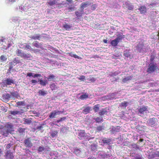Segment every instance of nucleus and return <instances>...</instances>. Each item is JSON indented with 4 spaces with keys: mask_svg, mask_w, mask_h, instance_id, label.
I'll use <instances>...</instances> for the list:
<instances>
[{
    "mask_svg": "<svg viewBox=\"0 0 159 159\" xmlns=\"http://www.w3.org/2000/svg\"><path fill=\"white\" fill-rule=\"evenodd\" d=\"M148 108L147 106H143L141 107L138 109V114L141 116L146 115L148 112Z\"/></svg>",
    "mask_w": 159,
    "mask_h": 159,
    "instance_id": "f257e3e1",
    "label": "nucleus"
},
{
    "mask_svg": "<svg viewBox=\"0 0 159 159\" xmlns=\"http://www.w3.org/2000/svg\"><path fill=\"white\" fill-rule=\"evenodd\" d=\"M78 138L80 139H89V135L86 134L84 130H80L78 132Z\"/></svg>",
    "mask_w": 159,
    "mask_h": 159,
    "instance_id": "f03ea898",
    "label": "nucleus"
},
{
    "mask_svg": "<svg viewBox=\"0 0 159 159\" xmlns=\"http://www.w3.org/2000/svg\"><path fill=\"white\" fill-rule=\"evenodd\" d=\"M157 68V66L155 64L153 63H151L148 66L147 72L149 73H152L155 71Z\"/></svg>",
    "mask_w": 159,
    "mask_h": 159,
    "instance_id": "7ed1b4c3",
    "label": "nucleus"
},
{
    "mask_svg": "<svg viewBox=\"0 0 159 159\" xmlns=\"http://www.w3.org/2000/svg\"><path fill=\"white\" fill-rule=\"evenodd\" d=\"M144 46L143 44L142 43H139L137 45V49L138 51L140 53H144L147 52L148 51V49H144L143 48Z\"/></svg>",
    "mask_w": 159,
    "mask_h": 159,
    "instance_id": "20e7f679",
    "label": "nucleus"
},
{
    "mask_svg": "<svg viewBox=\"0 0 159 159\" xmlns=\"http://www.w3.org/2000/svg\"><path fill=\"white\" fill-rule=\"evenodd\" d=\"M157 121V119L156 118H150L147 121V124L148 126H153Z\"/></svg>",
    "mask_w": 159,
    "mask_h": 159,
    "instance_id": "39448f33",
    "label": "nucleus"
},
{
    "mask_svg": "<svg viewBox=\"0 0 159 159\" xmlns=\"http://www.w3.org/2000/svg\"><path fill=\"white\" fill-rule=\"evenodd\" d=\"M5 157L6 159H13V153L10 150L7 151L6 153Z\"/></svg>",
    "mask_w": 159,
    "mask_h": 159,
    "instance_id": "423d86ee",
    "label": "nucleus"
},
{
    "mask_svg": "<svg viewBox=\"0 0 159 159\" xmlns=\"http://www.w3.org/2000/svg\"><path fill=\"white\" fill-rule=\"evenodd\" d=\"M70 149L71 151L77 156H79L80 155L81 152L80 148L75 147Z\"/></svg>",
    "mask_w": 159,
    "mask_h": 159,
    "instance_id": "0eeeda50",
    "label": "nucleus"
},
{
    "mask_svg": "<svg viewBox=\"0 0 159 159\" xmlns=\"http://www.w3.org/2000/svg\"><path fill=\"white\" fill-rule=\"evenodd\" d=\"M14 83V80L10 78H8L5 80L3 83L5 85H10L11 84H13Z\"/></svg>",
    "mask_w": 159,
    "mask_h": 159,
    "instance_id": "6e6552de",
    "label": "nucleus"
},
{
    "mask_svg": "<svg viewBox=\"0 0 159 159\" xmlns=\"http://www.w3.org/2000/svg\"><path fill=\"white\" fill-rule=\"evenodd\" d=\"M61 111H52L49 116L50 118L52 119L56 117L57 115H59Z\"/></svg>",
    "mask_w": 159,
    "mask_h": 159,
    "instance_id": "1a4fd4ad",
    "label": "nucleus"
},
{
    "mask_svg": "<svg viewBox=\"0 0 159 159\" xmlns=\"http://www.w3.org/2000/svg\"><path fill=\"white\" fill-rule=\"evenodd\" d=\"M120 127L118 126L116 127L113 126L111 130L112 133L114 134L119 132L120 130Z\"/></svg>",
    "mask_w": 159,
    "mask_h": 159,
    "instance_id": "9d476101",
    "label": "nucleus"
},
{
    "mask_svg": "<svg viewBox=\"0 0 159 159\" xmlns=\"http://www.w3.org/2000/svg\"><path fill=\"white\" fill-rule=\"evenodd\" d=\"M24 143L25 146L27 147L31 148L32 146V144L29 138H27L25 139Z\"/></svg>",
    "mask_w": 159,
    "mask_h": 159,
    "instance_id": "9b49d317",
    "label": "nucleus"
},
{
    "mask_svg": "<svg viewBox=\"0 0 159 159\" xmlns=\"http://www.w3.org/2000/svg\"><path fill=\"white\" fill-rule=\"evenodd\" d=\"M116 36L117 37L116 39L119 42H121L122 39L125 37V35H123V34L121 33L118 34Z\"/></svg>",
    "mask_w": 159,
    "mask_h": 159,
    "instance_id": "f8f14e48",
    "label": "nucleus"
},
{
    "mask_svg": "<svg viewBox=\"0 0 159 159\" xmlns=\"http://www.w3.org/2000/svg\"><path fill=\"white\" fill-rule=\"evenodd\" d=\"M13 126L12 125L9 124L6 125L4 127L10 133H11L12 131H13Z\"/></svg>",
    "mask_w": 159,
    "mask_h": 159,
    "instance_id": "ddd939ff",
    "label": "nucleus"
},
{
    "mask_svg": "<svg viewBox=\"0 0 159 159\" xmlns=\"http://www.w3.org/2000/svg\"><path fill=\"white\" fill-rule=\"evenodd\" d=\"M108 109L107 108L102 109L99 112V114L100 116H103L104 114L107 115L108 112Z\"/></svg>",
    "mask_w": 159,
    "mask_h": 159,
    "instance_id": "4468645a",
    "label": "nucleus"
},
{
    "mask_svg": "<svg viewBox=\"0 0 159 159\" xmlns=\"http://www.w3.org/2000/svg\"><path fill=\"white\" fill-rule=\"evenodd\" d=\"M111 141V140L110 139L104 138L102 140V142L103 143L104 145H109Z\"/></svg>",
    "mask_w": 159,
    "mask_h": 159,
    "instance_id": "2eb2a0df",
    "label": "nucleus"
},
{
    "mask_svg": "<svg viewBox=\"0 0 159 159\" xmlns=\"http://www.w3.org/2000/svg\"><path fill=\"white\" fill-rule=\"evenodd\" d=\"M9 133H10L5 128L2 130L1 134L5 137H7Z\"/></svg>",
    "mask_w": 159,
    "mask_h": 159,
    "instance_id": "dca6fc26",
    "label": "nucleus"
},
{
    "mask_svg": "<svg viewBox=\"0 0 159 159\" xmlns=\"http://www.w3.org/2000/svg\"><path fill=\"white\" fill-rule=\"evenodd\" d=\"M20 56L24 58L25 59H30L31 58V55L29 54H26L25 53H20Z\"/></svg>",
    "mask_w": 159,
    "mask_h": 159,
    "instance_id": "f3484780",
    "label": "nucleus"
},
{
    "mask_svg": "<svg viewBox=\"0 0 159 159\" xmlns=\"http://www.w3.org/2000/svg\"><path fill=\"white\" fill-rule=\"evenodd\" d=\"M133 77V76H130L125 77L122 80V82L123 83H127L131 80Z\"/></svg>",
    "mask_w": 159,
    "mask_h": 159,
    "instance_id": "a211bd4d",
    "label": "nucleus"
},
{
    "mask_svg": "<svg viewBox=\"0 0 159 159\" xmlns=\"http://www.w3.org/2000/svg\"><path fill=\"white\" fill-rule=\"evenodd\" d=\"M83 110V113L84 114H87L90 112L91 110V107L89 106L84 107Z\"/></svg>",
    "mask_w": 159,
    "mask_h": 159,
    "instance_id": "6ab92c4d",
    "label": "nucleus"
},
{
    "mask_svg": "<svg viewBox=\"0 0 159 159\" xmlns=\"http://www.w3.org/2000/svg\"><path fill=\"white\" fill-rule=\"evenodd\" d=\"M125 5L126 6V7L129 10H133L134 8V6L129 2H125Z\"/></svg>",
    "mask_w": 159,
    "mask_h": 159,
    "instance_id": "aec40b11",
    "label": "nucleus"
},
{
    "mask_svg": "<svg viewBox=\"0 0 159 159\" xmlns=\"http://www.w3.org/2000/svg\"><path fill=\"white\" fill-rule=\"evenodd\" d=\"M90 3L88 2H83L81 5V9H84V8L88 7Z\"/></svg>",
    "mask_w": 159,
    "mask_h": 159,
    "instance_id": "412c9836",
    "label": "nucleus"
},
{
    "mask_svg": "<svg viewBox=\"0 0 159 159\" xmlns=\"http://www.w3.org/2000/svg\"><path fill=\"white\" fill-rule=\"evenodd\" d=\"M119 42L116 39L111 40L110 44L113 47H115L117 45Z\"/></svg>",
    "mask_w": 159,
    "mask_h": 159,
    "instance_id": "4be33fe9",
    "label": "nucleus"
},
{
    "mask_svg": "<svg viewBox=\"0 0 159 159\" xmlns=\"http://www.w3.org/2000/svg\"><path fill=\"white\" fill-rule=\"evenodd\" d=\"M40 84L43 86H45L46 84H48V82L47 80H43L42 79L39 80Z\"/></svg>",
    "mask_w": 159,
    "mask_h": 159,
    "instance_id": "5701e85b",
    "label": "nucleus"
},
{
    "mask_svg": "<svg viewBox=\"0 0 159 159\" xmlns=\"http://www.w3.org/2000/svg\"><path fill=\"white\" fill-rule=\"evenodd\" d=\"M129 146L130 148H133L135 149L136 150L140 149V148L135 143L130 144Z\"/></svg>",
    "mask_w": 159,
    "mask_h": 159,
    "instance_id": "b1692460",
    "label": "nucleus"
},
{
    "mask_svg": "<svg viewBox=\"0 0 159 159\" xmlns=\"http://www.w3.org/2000/svg\"><path fill=\"white\" fill-rule=\"evenodd\" d=\"M93 119L95 120L96 123H100L103 121V119L102 117H94Z\"/></svg>",
    "mask_w": 159,
    "mask_h": 159,
    "instance_id": "393cba45",
    "label": "nucleus"
},
{
    "mask_svg": "<svg viewBox=\"0 0 159 159\" xmlns=\"http://www.w3.org/2000/svg\"><path fill=\"white\" fill-rule=\"evenodd\" d=\"M146 7L145 6H142L139 8V10L140 11L141 13H142L146 12Z\"/></svg>",
    "mask_w": 159,
    "mask_h": 159,
    "instance_id": "a878e982",
    "label": "nucleus"
},
{
    "mask_svg": "<svg viewBox=\"0 0 159 159\" xmlns=\"http://www.w3.org/2000/svg\"><path fill=\"white\" fill-rule=\"evenodd\" d=\"M118 94V93H113L110 95V99H115L117 98V95Z\"/></svg>",
    "mask_w": 159,
    "mask_h": 159,
    "instance_id": "bb28decb",
    "label": "nucleus"
},
{
    "mask_svg": "<svg viewBox=\"0 0 159 159\" xmlns=\"http://www.w3.org/2000/svg\"><path fill=\"white\" fill-rule=\"evenodd\" d=\"M3 98L5 100H8L11 98V95L9 93H6L2 96Z\"/></svg>",
    "mask_w": 159,
    "mask_h": 159,
    "instance_id": "cd10ccee",
    "label": "nucleus"
},
{
    "mask_svg": "<svg viewBox=\"0 0 159 159\" xmlns=\"http://www.w3.org/2000/svg\"><path fill=\"white\" fill-rule=\"evenodd\" d=\"M89 98V95L88 94L86 93H85L81 94L80 97V98L81 100H84Z\"/></svg>",
    "mask_w": 159,
    "mask_h": 159,
    "instance_id": "c85d7f7f",
    "label": "nucleus"
},
{
    "mask_svg": "<svg viewBox=\"0 0 159 159\" xmlns=\"http://www.w3.org/2000/svg\"><path fill=\"white\" fill-rule=\"evenodd\" d=\"M100 106V105L98 104L95 105L93 106V109L95 112H97L98 111Z\"/></svg>",
    "mask_w": 159,
    "mask_h": 159,
    "instance_id": "c756f323",
    "label": "nucleus"
},
{
    "mask_svg": "<svg viewBox=\"0 0 159 159\" xmlns=\"http://www.w3.org/2000/svg\"><path fill=\"white\" fill-rule=\"evenodd\" d=\"M104 126L103 125V124L102 125H100L98 126L96 128V131L98 132H99L101 131H102V129H104Z\"/></svg>",
    "mask_w": 159,
    "mask_h": 159,
    "instance_id": "7c9ffc66",
    "label": "nucleus"
},
{
    "mask_svg": "<svg viewBox=\"0 0 159 159\" xmlns=\"http://www.w3.org/2000/svg\"><path fill=\"white\" fill-rule=\"evenodd\" d=\"M39 95L44 96L47 94V92L42 90H40L38 92Z\"/></svg>",
    "mask_w": 159,
    "mask_h": 159,
    "instance_id": "2f4dec72",
    "label": "nucleus"
},
{
    "mask_svg": "<svg viewBox=\"0 0 159 159\" xmlns=\"http://www.w3.org/2000/svg\"><path fill=\"white\" fill-rule=\"evenodd\" d=\"M40 35L39 34H37L35 35L32 36L30 37L32 39L36 40L39 39V38L41 37Z\"/></svg>",
    "mask_w": 159,
    "mask_h": 159,
    "instance_id": "473e14b6",
    "label": "nucleus"
},
{
    "mask_svg": "<svg viewBox=\"0 0 159 159\" xmlns=\"http://www.w3.org/2000/svg\"><path fill=\"white\" fill-rule=\"evenodd\" d=\"M123 55L125 57H130V52L128 50H126L124 51Z\"/></svg>",
    "mask_w": 159,
    "mask_h": 159,
    "instance_id": "72a5a7b5",
    "label": "nucleus"
},
{
    "mask_svg": "<svg viewBox=\"0 0 159 159\" xmlns=\"http://www.w3.org/2000/svg\"><path fill=\"white\" fill-rule=\"evenodd\" d=\"M50 88L52 90H55L57 89V87L55 83H52L50 85Z\"/></svg>",
    "mask_w": 159,
    "mask_h": 159,
    "instance_id": "f704fd0d",
    "label": "nucleus"
},
{
    "mask_svg": "<svg viewBox=\"0 0 159 159\" xmlns=\"http://www.w3.org/2000/svg\"><path fill=\"white\" fill-rule=\"evenodd\" d=\"M55 76L53 74L49 75L47 78V79L48 81H51L55 79Z\"/></svg>",
    "mask_w": 159,
    "mask_h": 159,
    "instance_id": "c9c22d12",
    "label": "nucleus"
},
{
    "mask_svg": "<svg viewBox=\"0 0 159 159\" xmlns=\"http://www.w3.org/2000/svg\"><path fill=\"white\" fill-rule=\"evenodd\" d=\"M128 104V103L125 101H124L121 103L120 106L123 108H125L127 106Z\"/></svg>",
    "mask_w": 159,
    "mask_h": 159,
    "instance_id": "e433bc0d",
    "label": "nucleus"
},
{
    "mask_svg": "<svg viewBox=\"0 0 159 159\" xmlns=\"http://www.w3.org/2000/svg\"><path fill=\"white\" fill-rule=\"evenodd\" d=\"M119 74V72L117 71H115V72L113 73H110L109 75L111 77H114V76H116L117 75H118Z\"/></svg>",
    "mask_w": 159,
    "mask_h": 159,
    "instance_id": "4c0bfd02",
    "label": "nucleus"
},
{
    "mask_svg": "<svg viewBox=\"0 0 159 159\" xmlns=\"http://www.w3.org/2000/svg\"><path fill=\"white\" fill-rule=\"evenodd\" d=\"M33 44L34 45V46L38 48L40 47L41 46L40 44L37 41L34 42L33 43Z\"/></svg>",
    "mask_w": 159,
    "mask_h": 159,
    "instance_id": "58836bf2",
    "label": "nucleus"
},
{
    "mask_svg": "<svg viewBox=\"0 0 159 159\" xmlns=\"http://www.w3.org/2000/svg\"><path fill=\"white\" fill-rule=\"evenodd\" d=\"M70 56L73 57L75 58H77L79 59H82L81 57L77 55L76 54H74L72 52H70Z\"/></svg>",
    "mask_w": 159,
    "mask_h": 159,
    "instance_id": "ea45409f",
    "label": "nucleus"
},
{
    "mask_svg": "<svg viewBox=\"0 0 159 159\" xmlns=\"http://www.w3.org/2000/svg\"><path fill=\"white\" fill-rule=\"evenodd\" d=\"M10 113L13 115H15L18 114L20 113V111H10Z\"/></svg>",
    "mask_w": 159,
    "mask_h": 159,
    "instance_id": "a19ab883",
    "label": "nucleus"
},
{
    "mask_svg": "<svg viewBox=\"0 0 159 159\" xmlns=\"http://www.w3.org/2000/svg\"><path fill=\"white\" fill-rule=\"evenodd\" d=\"M78 79L82 81H84L85 80V77L84 75H81L79 78Z\"/></svg>",
    "mask_w": 159,
    "mask_h": 159,
    "instance_id": "79ce46f5",
    "label": "nucleus"
},
{
    "mask_svg": "<svg viewBox=\"0 0 159 159\" xmlns=\"http://www.w3.org/2000/svg\"><path fill=\"white\" fill-rule=\"evenodd\" d=\"M11 96H12L13 98H17V94L16 92H12L11 93Z\"/></svg>",
    "mask_w": 159,
    "mask_h": 159,
    "instance_id": "37998d69",
    "label": "nucleus"
},
{
    "mask_svg": "<svg viewBox=\"0 0 159 159\" xmlns=\"http://www.w3.org/2000/svg\"><path fill=\"white\" fill-rule=\"evenodd\" d=\"M57 133L58 132L57 131H52L51 132V136L52 138H54L55 136H56Z\"/></svg>",
    "mask_w": 159,
    "mask_h": 159,
    "instance_id": "c03bdc74",
    "label": "nucleus"
},
{
    "mask_svg": "<svg viewBox=\"0 0 159 159\" xmlns=\"http://www.w3.org/2000/svg\"><path fill=\"white\" fill-rule=\"evenodd\" d=\"M56 0H51L48 2V3L51 6H52L55 4Z\"/></svg>",
    "mask_w": 159,
    "mask_h": 159,
    "instance_id": "a18cd8bd",
    "label": "nucleus"
},
{
    "mask_svg": "<svg viewBox=\"0 0 159 159\" xmlns=\"http://www.w3.org/2000/svg\"><path fill=\"white\" fill-rule=\"evenodd\" d=\"M96 79L93 77H89L88 78V80L93 82L96 81Z\"/></svg>",
    "mask_w": 159,
    "mask_h": 159,
    "instance_id": "49530a36",
    "label": "nucleus"
},
{
    "mask_svg": "<svg viewBox=\"0 0 159 159\" xmlns=\"http://www.w3.org/2000/svg\"><path fill=\"white\" fill-rule=\"evenodd\" d=\"M157 4H159V1L157 2H151L150 5L152 6H154Z\"/></svg>",
    "mask_w": 159,
    "mask_h": 159,
    "instance_id": "de8ad7c7",
    "label": "nucleus"
},
{
    "mask_svg": "<svg viewBox=\"0 0 159 159\" xmlns=\"http://www.w3.org/2000/svg\"><path fill=\"white\" fill-rule=\"evenodd\" d=\"M134 159H142V156L141 154H138L135 155Z\"/></svg>",
    "mask_w": 159,
    "mask_h": 159,
    "instance_id": "09e8293b",
    "label": "nucleus"
},
{
    "mask_svg": "<svg viewBox=\"0 0 159 159\" xmlns=\"http://www.w3.org/2000/svg\"><path fill=\"white\" fill-rule=\"evenodd\" d=\"M0 59L2 61H4L6 60L7 58L4 55H2L0 57Z\"/></svg>",
    "mask_w": 159,
    "mask_h": 159,
    "instance_id": "8fccbe9b",
    "label": "nucleus"
},
{
    "mask_svg": "<svg viewBox=\"0 0 159 159\" xmlns=\"http://www.w3.org/2000/svg\"><path fill=\"white\" fill-rule=\"evenodd\" d=\"M98 5L96 4L93 5L91 7V9L93 10H94L97 7Z\"/></svg>",
    "mask_w": 159,
    "mask_h": 159,
    "instance_id": "3c124183",
    "label": "nucleus"
},
{
    "mask_svg": "<svg viewBox=\"0 0 159 159\" xmlns=\"http://www.w3.org/2000/svg\"><path fill=\"white\" fill-rule=\"evenodd\" d=\"M75 13L76 16L78 17H79L81 16V14L80 13L79 11H76L75 12Z\"/></svg>",
    "mask_w": 159,
    "mask_h": 159,
    "instance_id": "603ef678",
    "label": "nucleus"
},
{
    "mask_svg": "<svg viewBox=\"0 0 159 159\" xmlns=\"http://www.w3.org/2000/svg\"><path fill=\"white\" fill-rule=\"evenodd\" d=\"M16 103L18 106L23 105H24V102L23 101H19L17 102Z\"/></svg>",
    "mask_w": 159,
    "mask_h": 159,
    "instance_id": "864d4df0",
    "label": "nucleus"
},
{
    "mask_svg": "<svg viewBox=\"0 0 159 159\" xmlns=\"http://www.w3.org/2000/svg\"><path fill=\"white\" fill-rule=\"evenodd\" d=\"M119 78H118V79L115 78V77H113L111 79H110V80H111V82H114L115 81H117L118 80Z\"/></svg>",
    "mask_w": 159,
    "mask_h": 159,
    "instance_id": "5fc2aeb1",
    "label": "nucleus"
},
{
    "mask_svg": "<svg viewBox=\"0 0 159 159\" xmlns=\"http://www.w3.org/2000/svg\"><path fill=\"white\" fill-rule=\"evenodd\" d=\"M44 150V148L41 146L39 147L38 149L39 152H42Z\"/></svg>",
    "mask_w": 159,
    "mask_h": 159,
    "instance_id": "6e6d98bb",
    "label": "nucleus"
},
{
    "mask_svg": "<svg viewBox=\"0 0 159 159\" xmlns=\"http://www.w3.org/2000/svg\"><path fill=\"white\" fill-rule=\"evenodd\" d=\"M25 129L22 128H20L18 129V131L20 133H23L25 131Z\"/></svg>",
    "mask_w": 159,
    "mask_h": 159,
    "instance_id": "4d7b16f0",
    "label": "nucleus"
},
{
    "mask_svg": "<svg viewBox=\"0 0 159 159\" xmlns=\"http://www.w3.org/2000/svg\"><path fill=\"white\" fill-rule=\"evenodd\" d=\"M25 122L27 124H30L31 123V120L29 119H25Z\"/></svg>",
    "mask_w": 159,
    "mask_h": 159,
    "instance_id": "13d9d810",
    "label": "nucleus"
},
{
    "mask_svg": "<svg viewBox=\"0 0 159 159\" xmlns=\"http://www.w3.org/2000/svg\"><path fill=\"white\" fill-rule=\"evenodd\" d=\"M32 84H33V85H35L37 82V80H32L31 81Z\"/></svg>",
    "mask_w": 159,
    "mask_h": 159,
    "instance_id": "bf43d9fd",
    "label": "nucleus"
},
{
    "mask_svg": "<svg viewBox=\"0 0 159 159\" xmlns=\"http://www.w3.org/2000/svg\"><path fill=\"white\" fill-rule=\"evenodd\" d=\"M41 76V75L40 74H36L33 75V76L34 78H35L38 77H40Z\"/></svg>",
    "mask_w": 159,
    "mask_h": 159,
    "instance_id": "052dcab7",
    "label": "nucleus"
},
{
    "mask_svg": "<svg viewBox=\"0 0 159 159\" xmlns=\"http://www.w3.org/2000/svg\"><path fill=\"white\" fill-rule=\"evenodd\" d=\"M11 146L12 144L11 143H9L6 146V148L9 149L11 147Z\"/></svg>",
    "mask_w": 159,
    "mask_h": 159,
    "instance_id": "680f3d73",
    "label": "nucleus"
},
{
    "mask_svg": "<svg viewBox=\"0 0 159 159\" xmlns=\"http://www.w3.org/2000/svg\"><path fill=\"white\" fill-rule=\"evenodd\" d=\"M155 155L156 157H159V151H156L155 153Z\"/></svg>",
    "mask_w": 159,
    "mask_h": 159,
    "instance_id": "e2e57ef3",
    "label": "nucleus"
},
{
    "mask_svg": "<svg viewBox=\"0 0 159 159\" xmlns=\"http://www.w3.org/2000/svg\"><path fill=\"white\" fill-rule=\"evenodd\" d=\"M33 74V73L32 72H30V73H28L27 74V76H28L29 77L33 76L32 75Z\"/></svg>",
    "mask_w": 159,
    "mask_h": 159,
    "instance_id": "0e129e2a",
    "label": "nucleus"
},
{
    "mask_svg": "<svg viewBox=\"0 0 159 159\" xmlns=\"http://www.w3.org/2000/svg\"><path fill=\"white\" fill-rule=\"evenodd\" d=\"M25 48L27 49H30L31 48L30 46L29 45H26L25 47Z\"/></svg>",
    "mask_w": 159,
    "mask_h": 159,
    "instance_id": "69168bd1",
    "label": "nucleus"
},
{
    "mask_svg": "<svg viewBox=\"0 0 159 159\" xmlns=\"http://www.w3.org/2000/svg\"><path fill=\"white\" fill-rule=\"evenodd\" d=\"M79 11L80 13H81L82 15L84 13L83 9H81V10Z\"/></svg>",
    "mask_w": 159,
    "mask_h": 159,
    "instance_id": "338daca9",
    "label": "nucleus"
},
{
    "mask_svg": "<svg viewBox=\"0 0 159 159\" xmlns=\"http://www.w3.org/2000/svg\"><path fill=\"white\" fill-rule=\"evenodd\" d=\"M64 27L67 29L70 28L69 26L68 25H64Z\"/></svg>",
    "mask_w": 159,
    "mask_h": 159,
    "instance_id": "774afa93",
    "label": "nucleus"
}]
</instances>
